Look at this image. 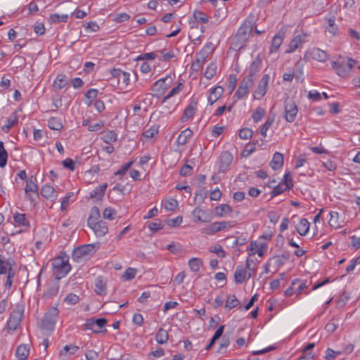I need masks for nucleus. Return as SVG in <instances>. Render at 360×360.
I'll return each mask as SVG.
<instances>
[{"mask_svg": "<svg viewBox=\"0 0 360 360\" xmlns=\"http://www.w3.org/2000/svg\"><path fill=\"white\" fill-rule=\"evenodd\" d=\"M252 27L253 25L250 20H245L231 39V49L238 51L244 47L248 41Z\"/></svg>", "mask_w": 360, "mask_h": 360, "instance_id": "nucleus-1", "label": "nucleus"}, {"mask_svg": "<svg viewBox=\"0 0 360 360\" xmlns=\"http://www.w3.org/2000/svg\"><path fill=\"white\" fill-rule=\"evenodd\" d=\"M52 266L56 279L65 277L71 269V266L69 264V255L65 252L61 253L53 259Z\"/></svg>", "mask_w": 360, "mask_h": 360, "instance_id": "nucleus-2", "label": "nucleus"}, {"mask_svg": "<svg viewBox=\"0 0 360 360\" xmlns=\"http://www.w3.org/2000/svg\"><path fill=\"white\" fill-rule=\"evenodd\" d=\"M58 310L56 307L51 308L44 316L41 320V328L46 330H53L58 315Z\"/></svg>", "mask_w": 360, "mask_h": 360, "instance_id": "nucleus-3", "label": "nucleus"}, {"mask_svg": "<svg viewBox=\"0 0 360 360\" xmlns=\"http://www.w3.org/2000/svg\"><path fill=\"white\" fill-rule=\"evenodd\" d=\"M234 226L233 221H216L207 226L202 230V233L207 235H213L217 232Z\"/></svg>", "mask_w": 360, "mask_h": 360, "instance_id": "nucleus-4", "label": "nucleus"}, {"mask_svg": "<svg viewBox=\"0 0 360 360\" xmlns=\"http://www.w3.org/2000/svg\"><path fill=\"white\" fill-rule=\"evenodd\" d=\"M23 316V310L20 306L11 313L9 319L7 322V327L8 330H15L20 325Z\"/></svg>", "mask_w": 360, "mask_h": 360, "instance_id": "nucleus-5", "label": "nucleus"}, {"mask_svg": "<svg viewBox=\"0 0 360 360\" xmlns=\"http://www.w3.org/2000/svg\"><path fill=\"white\" fill-rule=\"evenodd\" d=\"M94 250V245L87 244L75 248L72 252V258L75 262H79L85 256L91 255Z\"/></svg>", "mask_w": 360, "mask_h": 360, "instance_id": "nucleus-6", "label": "nucleus"}, {"mask_svg": "<svg viewBox=\"0 0 360 360\" xmlns=\"http://www.w3.org/2000/svg\"><path fill=\"white\" fill-rule=\"evenodd\" d=\"M269 81V75H264L253 94L254 99L260 100L264 96L267 91Z\"/></svg>", "mask_w": 360, "mask_h": 360, "instance_id": "nucleus-7", "label": "nucleus"}, {"mask_svg": "<svg viewBox=\"0 0 360 360\" xmlns=\"http://www.w3.org/2000/svg\"><path fill=\"white\" fill-rule=\"evenodd\" d=\"M253 84L254 81L252 79L244 77L240 82L234 96H236L238 99L245 98L248 94L249 89L253 86Z\"/></svg>", "mask_w": 360, "mask_h": 360, "instance_id": "nucleus-8", "label": "nucleus"}, {"mask_svg": "<svg viewBox=\"0 0 360 360\" xmlns=\"http://www.w3.org/2000/svg\"><path fill=\"white\" fill-rule=\"evenodd\" d=\"M192 216L194 218V221L209 222L212 219V214L210 211L207 210H202L199 207H195L192 212Z\"/></svg>", "mask_w": 360, "mask_h": 360, "instance_id": "nucleus-9", "label": "nucleus"}, {"mask_svg": "<svg viewBox=\"0 0 360 360\" xmlns=\"http://www.w3.org/2000/svg\"><path fill=\"white\" fill-rule=\"evenodd\" d=\"M297 107L292 100H287L285 103V118L287 122H292L297 115Z\"/></svg>", "mask_w": 360, "mask_h": 360, "instance_id": "nucleus-10", "label": "nucleus"}, {"mask_svg": "<svg viewBox=\"0 0 360 360\" xmlns=\"http://www.w3.org/2000/svg\"><path fill=\"white\" fill-rule=\"evenodd\" d=\"M305 57H309L313 60L321 63H324L328 59V55L327 53L316 47L307 50L305 53Z\"/></svg>", "mask_w": 360, "mask_h": 360, "instance_id": "nucleus-11", "label": "nucleus"}, {"mask_svg": "<svg viewBox=\"0 0 360 360\" xmlns=\"http://www.w3.org/2000/svg\"><path fill=\"white\" fill-rule=\"evenodd\" d=\"M197 105L198 99L195 98H192L190 103L184 111V114L181 117V120L183 122H185L194 116L196 112Z\"/></svg>", "mask_w": 360, "mask_h": 360, "instance_id": "nucleus-12", "label": "nucleus"}, {"mask_svg": "<svg viewBox=\"0 0 360 360\" xmlns=\"http://www.w3.org/2000/svg\"><path fill=\"white\" fill-rule=\"evenodd\" d=\"M233 160L232 155L228 152L224 151L220 155L219 171L224 172L230 166Z\"/></svg>", "mask_w": 360, "mask_h": 360, "instance_id": "nucleus-13", "label": "nucleus"}, {"mask_svg": "<svg viewBox=\"0 0 360 360\" xmlns=\"http://www.w3.org/2000/svg\"><path fill=\"white\" fill-rule=\"evenodd\" d=\"M36 181V177L34 176H31L29 181H27V184L25 188L26 195L30 200H33V198L32 195V194H34L35 195H38V187L37 185L35 184Z\"/></svg>", "mask_w": 360, "mask_h": 360, "instance_id": "nucleus-14", "label": "nucleus"}, {"mask_svg": "<svg viewBox=\"0 0 360 360\" xmlns=\"http://www.w3.org/2000/svg\"><path fill=\"white\" fill-rule=\"evenodd\" d=\"M89 226L94 230L97 236H103L108 231V224L102 220L95 222Z\"/></svg>", "mask_w": 360, "mask_h": 360, "instance_id": "nucleus-15", "label": "nucleus"}, {"mask_svg": "<svg viewBox=\"0 0 360 360\" xmlns=\"http://www.w3.org/2000/svg\"><path fill=\"white\" fill-rule=\"evenodd\" d=\"M251 277V274H248L246 269L238 266L234 273V281L236 283L240 284Z\"/></svg>", "mask_w": 360, "mask_h": 360, "instance_id": "nucleus-16", "label": "nucleus"}, {"mask_svg": "<svg viewBox=\"0 0 360 360\" xmlns=\"http://www.w3.org/2000/svg\"><path fill=\"white\" fill-rule=\"evenodd\" d=\"M306 34H298L295 36L290 42L288 49L286 53H292L299 48L304 41Z\"/></svg>", "mask_w": 360, "mask_h": 360, "instance_id": "nucleus-17", "label": "nucleus"}, {"mask_svg": "<svg viewBox=\"0 0 360 360\" xmlns=\"http://www.w3.org/2000/svg\"><path fill=\"white\" fill-rule=\"evenodd\" d=\"M285 34L279 32L272 39L271 45L270 46V53H276L283 42Z\"/></svg>", "mask_w": 360, "mask_h": 360, "instance_id": "nucleus-18", "label": "nucleus"}, {"mask_svg": "<svg viewBox=\"0 0 360 360\" xmlns=\"http://www.w3.org/2000/svg\"><path fill=\"white\" fill-rule=\"evenodd\" d=\"M331 65L336 73L342 77H346L349 73V68L345 66L344 62L333 61Z\"/></svg>", "mask_w": 360, "mask_h": 360, "instance_id": "nucleus-19", "label": "nucleus"}, {"mask_svg": "<svg viewBox=\"0 0 360 360\" xmlns=\"http://www.w3.org/2000/svg\"><path fill=\"white\" fill-rule=\"evenodd\" d=\"M172 80L173 78L170 75H167L165 78L160 79L155 82L154 86L156 87L158 91H165L169 87Z\"/></svg>", "mask_w": 360, "mask_h": 360, "instance_id": "nucleus-20", "label": "nucleus"}, {"mask_svg": "<svg viewBox=\"0 0 360 360\" xmlns=\"http://www.w3.org/2000/svg\"><path fill=\"white\" fill-rule=\"evenodd\" d=\"M224 89L221 86H215L210 90V94L208 97V102L210 105H212L223 94Z\"/></svg>", "mask_w": 360, "mask_h": 360, "instance_id": "nucleus-21", "label": "nucleus"}, {"mask_svg": "<svg viewBox=\"0 0 360 360\" xmlns=\"http://www.w3.org/2000/svg\"><path fill=\"white\" fill-rule=\"evenodd\" d=\"M262 66V62L259 59H256L250 65L249 74L245 77L248 79H252L255 81V77L257 72L260 70Z\"/></svg>", "mask_w": 360, "mask_h": 360, "instance_id": "nucleus-22", "label": "nucleus"}, {"mask_svg": "<svg viewBox=\"0 0 360 360\" xmlns=\"http://www.w3.org/2000/svg\"><path fill=\"white\" fill-rule=\"evenodd\" d=\"M231 207L228 204H221L214 209V213L217 217H223L232 212Z\"/></svg>", "mask_w": 360, "mask_h": 360, "instance_id": "nucleus-23", "label": "nucleus"}, {"mask_svg": "<svg viewBox=\"0 0 360 360\" xmlns=\"http://www.w3.org/2000/svg\"><path fill=\"white\" fill-rule=\"evenodd\" d=\"M95 292L98 295H103L106 292V282L102 276H98L95 281Z\"/></svg>", "mask_w": 360, "mask_h": 360, "instance_id": "nucleus-24", "label": "nucleus"}, {"mask_svg": "<svg viewBox=\"0 0 360 360\" xmlns=\"http://www.w3.org/2000/svg\"><path fill=\"white\" fill-rule=\"evenodd\" d=\"M270 165L274 170L281 168L283 165V155L278 152L275 153Z\"/></svg>", "mask_w": 360, "mask_h": 360, "instance_id": "nucleus-25", "label": "nucleus"}, {"mask_svg": "<svg viewBox=\"0 0 360 360\" xmlns=\"http://www.w3.org/2000/svg\"><path fill=\"white\" fill-rule=\"evenodd\" d=\"M15 262L13 259H7L0 255V275L6 274L9 266L13 267Z\"/></svg>", "mask_w": 360, "mask_h": 360, "instance_id": "nucleus-26", "label": "nucleus"}, {"mask_svg": "<svg viewBox=\"0 0 360 360\" xmlns=\"http://www.w3.org/2000/svg\"><path fill=\"white\" fill-rule=\"evenodd\" d=\"M193 131L190 129H186L182 131L176 139L179 145L186 144L188 140L192 137Z\"/></svg>", "mask_w": 360, "mask_h": 360, "instance_id": "nucleus-27", "label": "nucleus"}, {"mask_svg": "<svg viewBox=\"0 0 360 360\" xmlns=\"http://www.w3.org/2000/svg\"><path fill=\"white\" fill-rule=\"evenodd\" d=\"M41 195L46 199H56L57 195H55V190L52 186L44 185L41 189Z\"/></svg>", "mask_w": 360, "mask_h": 360, "instance_id": "nucleus-28", "label": "nucleus"}, {"mask_svg": "<svg viewBox=\"0 0 360 360\" xmlns=\"http://www.w3.org/2000/svg\"><path fill=\"white\" fill-rule=\"evenodd\" d=\"M30 354V347L27 345H20L17 347L16 356L19 360H25Z\"/></svg>", "mask_w": 360, "mask_h": 360, "instance_id": "nucleus-29", "label": "nucleus"}, {"mask_svg": "<svg viewBox=\"0 0 360 360\" xmlns=\"http://www.w3.org/2000/svg\"><path fill=\"white\" fill-rule=\"evenodd\" d=\"M68 83L66 75L63 74L58 75L53 82V88L59 90L65 87Z\"/></svg>", "mask_w": 360, "mask_h": 360, "instance_id": "nucleus-30", "label": "nucleus"}, {"mask_svg": "<svg viewBox=\"0 0 360 360\" xmlns=\"http://www.w3.org/2000/svg\"><path fill=\"white\" fill-rule=\"evenodd\" d=\"M101 217L98 207L94 206L90 210V214L87 220L88 226L94 224V223L98 221Z\"/></svg>", "mask_w": 360, "mask_h": 360, "instance_id": "nucleus-31", "label": "nucleus"}, {"mask_svg": "<svg viewBox=\"0 0 360 360\" xmlns=\"http://www.w3.org/2000/svg\"><path fill=\"white\" fill-rule=\"evenodd\" d=\"M107 184H103L102 185H100L97 186L95 189H94L90 193V198H96V199H101V198L104 195L105 191L107 188Z\"/></svg>", "mask_w": 360, "mask_h": 360, "instance_id": "nucleus-32", "label": "nucleus"}, {"mask_svg": "<svg viewBox=\"0 0 360 360\" xmlns=\"http://www.w3.org/2000/svg\"><path fill=\"white\" fill-rule=\"evenodd\" d=\"M79 349V347L73 345H65L62 350L59 352V356L61 358H66L68 354H74Z\"/></svg>", "mask_w": 360, "mask_h": 360, "instance_id": "nucleus-33", "label": "nucleus"}, {"mask_svg": "<svg viewBox=\"0 0 360 360\" xmlns=\"http://www.w3.org/2000/svg\"><path fill=\"white\" fill-rule=\"evenodd\" d=\"M309 229V223L306 219H301L297 226V231L301 236H305Z\"/></svg>", "mask_w": 360, "mask_h": 360, "instance_id": "nucleus-34", "label": "nucleus"}, {"mask_svg": "<svg viewBox=\"0 0 360 360\" xmlns=\"http://www.w3.org/2000/svg\"><path fill=\"white\" fill-rule=\"evenodd\" d=\"M101 139L105 143L110 144L117 140V135L114 131H108L103 134Z\"/></svg>", "mask_w": 360, "mask_h": 360, "instance_id": "nucleus-35", "label": "nucleus"}, {"mask_svg": "<svg viewBox=\"0 0 360 360\" xmlns=\"http://www.w3.org/2000/svg\"><path fill=\"white\" fill-rule=\"evenodd\" d=\"M202 265V261L199 258L193 257L188 261V266L193 272L199 271Z\"/></svg>", "mask_w": 360, "mask_h": 360, "instance_id": "nucleus-36", "label": "nucleus"}, {"mask_svg": "<svg viewBox=\"0 0 360 360\" xmlns=\"http://www.w3.org/2000/svg\"><path fill=\"white\" fill-rule=\"evenodd\" d=\"M169 335L166 330L160 328L156 334L155 340L159 344H164L167 342Z\"/></svg>", "mask_w": 360, "mask_h": 360, "instance_id": "nucleus-37", "label": "nucleus"}, {"mask_svg": "<svg viewBox=\"0 0 360 360\" xmlns=\"http://www.w3.org/2000/svg\"><path fill=\"white\" fill-rule=\"evenodd\" d=\"M8 153L4 146V143L0 141V167H4L7 164Z\"/></svg>", "mask_w": 360, "mask_h": 360, "instance_id": "nucleus-38", "label": "nucleus"}, {"mask_svg": "<svg viewBox=\"0 0 360 360\" xmlns=\"http://www.w3.org/2000/svg\"><path fill=\"white\" fill-rule=\"evenodd\" d=\"M48 126L53 130H60L63 124L60 118L52 117L48 120Z\"/></svg>", "mask_w": 360, "mask_h": 360, "instance_id": "nucleus-39", "label": "nucleus"}, {"mask_svg": "<svg viewBox=\"0 0 360 360\" xmlns=\"http://www.w3.org/2000/svg\"><path fill=\"white\" fill-rule=\"evenodd\" d=\"M59 290V285L57 283H53L50 285L48 290L44 292V297L46 298H51L57 295Z\"/></svg>", "mask_w": 360, "mask_h": 360, "instance_id": "nucleus-40", "label": "nucleus"}, {"mask_svg": "<svg viewBox=\"0 0 360 360\" xmlns=\"http://www.w3.org/2000/svg\"><path fill=\"white\" fill-rule=\"evenodd\" d=\"M291 187L292 185H290L288 183H286L284 186H281L280 184L276 186L271 193V198L281 194L284 191L288 190Z\"/></svg>", "mask_w": 360, "mask_h": 360, "instance_id": "nucleus-41", "label": "nucleus"}, {"mask_svg": "<svg viewBox=\"0 0 360 360\" xmlns=\"http://www.w3.org/2000/svg\"><path fill=\"white\" fill-rule=\"evenodd\" d=\"M217 64L214 63H211L208 65V66L206 68V70L205 72V77L207 79H212L217 72Z\"/></svg>", "mask_w": 360, "mask_h": 360, "instance_id": "nucleus-42", "label": "nucleus"}, {"mask_svg": "<svg viewBox=\"0 0 360 360\" xmlns=\"http://www.w3.org/2000/svg\"><path fill=\"white\" fill-rule=\"evenodd\" d=\"M290 258V253L285 252L282 254L281 255H276L274 257L271 259L275 260L276 265L278 267L283 266L285 264V262L288 260Z\"/></svg>", "mask_w": 360, "mask_h": 360, "instance_id": "nucleus-43", "label": "nucleus"}, {"mask_svg": "<svg viewBox=\"0 0 360 360\" xmlns=\"http://www.w3.org/2000/svg\"><path fill=\"white\" fill-rule=\"evenodd\" d=\"M68 19V15L62 14L59 15L58 13L51 14L49 17V20L51 23H57L60 22H65Z\"/></svg>", "mask_w": 360, "mask_h": 360, "instance_id": "nucleus-44", "label": "nucleus"}, {"mask_svg": "<svg viewBox=\"0 0 360 360\" xmlns=\"http://www.w3.org/2000/svg\"><path fill=\"white\" fill-rule=\"evenodd\" d=\"M330 218L328 221L329 225L335 229L339 228L340 226V224L338 220V213L337 212H330Z\"/></svg>", "mask_w": 360, "mask_h": 360, "instance_id": "nucleus-45", "label": "nucleus"}, {"mask_svg": "<svg viewBox=\"0 0 360 360\" xmlns=\"http://www.w3.org/2000/svg\"><path fill=\"white\" fill-rule=\"evenodd\" d=\"M240 302L236 298L235 295H229L228 299L226 300L225 307L229 309H231L234 307H236L239 304Z\"/></svg>", "mask_w": 360, "mask_h": 360, "instance_id": "nucleus-46", "label": "nucleus"}, {"mask_svg": "<svg viewBox=\"0 0 360 360\" xmlns=\"http://www.w3.org/2000/svg\"><path fill=\"white\" fill-rule=\"evenodd\" d=\"M195 20L200 23H207L208 22V16L200 11H195L193 13Z\"/></svg>", "mask_w": 360, "mask_h": 360, "instance_id": "nucleus-47", "label": "nucleus"}, {"mask_svg": "<svg viewBox=\"0 0 360 360\" xmlns=\"http://www.w3.org/2000/svg\"><path fill=\"white\" fill-rule=\"evenodd\" d=\"M265 115V110L261 107H258L252 113V117L255 122L262 120Z\"/></svg>", "mask_w": 360, "mask_h": 360, "instance_id": "nucleus-48", "label": "nucleus"}, {"mask_svg": "<svg viewBox=\"0 0 360 360\" xmlns=\"http://www.w3.org/2000/svg\"><path fill=\"white\" fill-rule=\"evenodd\" d=\"M14 221L16 224H18L20 226H28L29 222L26 219L25 214L17 213L13 216Z\"/></svg>", "mask_w": 360, "mask_h": 360, "instance_id": "nucleus-49", "label": "nucleus"}, {"mask_svg": "<svg viewBox=\"0 0 360 360\" xmlns=\"http://www.w3.org/2000/svg\"><path fill=\"white\" fill-rule=\"evenodd\" d=\"M6 273L8 274V275L5 283V287L6 288H10L12 286L13 278L15 276V271L13 267L9 266V269Z\"/></svg>", "mask_w": 360, "mask_h": 360, "instance_id": "nucleus-50", "label": "nucleus"}, {"mask_svg": "<svg viewBox=\"0 0 360 360\" xmlns=\"http://www.w3.org/2000/svg\"><path fill=\"white\" fill-rule=\"evenodd\" d=\"M117 212L115 210L110 207H106L103 212V218L108 220H113Z\"/></svg>", "mask_w": 360, "mask_h": 360, "instance_id": "nucleus-51", "label": "nucleus"}, {"mask_svg": "<svg viewBox=\"0 0 360 360\" xmlns=\"http://www.w3.org/2000/svg\"><path fill=\"white\" fill-rule=\"evenodd\" d=\"M136 273L137 270L136 269L129 267L123 274L122 278L125 281H130L136 276Z\"/></svg>", "mask_w": 360, "mask_h": 360, "instance_id": "nucleus-52", "label": "nucleus"}, {"mask_svg": "<svg viewBox=\"0 0 360 360\" xmlns=\"http://www.w3.org/2000/svg\"><path fill=\"white\" fill-rule=\"evenodd\" d=\"M273 122H274V118L269 117L266 119V122L262 125L261 130H260V134L262 136H264V137L266 136V131L270 128V127L271 126Z\"/></svg>", "mask_w": 360, "mask_h": 360, "instance_id": "nucleus-53", "label": "nucleus"}, {"mask_svg": "<svg viewBox=\"0 0 360 360\" xmlns=\"http://www.w3.org/2000/svg\"><path fill=\"white\" fill-rule=\"evenodd\" d=\"M205 61L200 59L197 56L194 62L191 64V70L195 72H198L201 70L205 64Z\"/></svg>", "mask_w": 360, "mask_h": 360, "instance_id": "nucleus-54", "label": "nucleus"}, {"mask_svg": "<svg viewBox=\"0 0 360 360\" xmlns=\"http://www.w3.org/2000/svg\"><path fill=\"white\" fill-rule=\"evenodd\" d=\"M178 206V202L176 200L173 198H169L165 201V208L169 211L174 210Z\"/></svg>", "mask_w": 360, "mask_h": 360, "instance_id": "nucleus-55", "label": "nucleus"}, {"mask_svg": "<svg viewBox=\"0 0 360 360\" xmlns=\"http://www.w3.org/2000/svg\"><path fill=\"white\" fill-rule=\"evenodd\" d=\"M98 94V89H90L87 91L85 94V97L89 100L87 103L89 105L97 97Z\"/></svg>", "mask_w": 360, "mask_h": 360, "instance_id": "nucleus-56", "label": "nucleus"}, {"mask_svg": "<svg viewBox=\"0 0 360 360\" xmlns=\"http://www.w3.org/2000/svg\"><path fill=\"white\" fill-rule=\"evenodd\" d=\"M79 300V296L73 293L68 294L64 299V302L70 305L77 304Z\"/></svg>", "mask_w": 360, "mask_h": 360, "instance_id": "nucleus-57", "label": "nucleus"}, {"mask_svg": "<svg viewBox=\"0 0 360 360\" xmlns=\"http://www.w3.org/2000/svg\"><path fill=\"white\" fill-rule=\"evenodd\" d=\"M158 133V127L152 126L150 128L146 129L143 133V135L146 138H153L155 134Z\"/></svg>", "mask_w": 360, "mask_h": 360, "instance_id": "nucleus-58", "label": "nucleus"}, {"mask_svg": "<svg viewBox=\"0 0 360 360\" xmlns=\"http://www.w3.org/2000/svg\"><path fill=\"white\" fill-rule=\"evenodd\" d=\"M340 354L341 352L340 351H335L330 348H328L326 351L325 359L326 360H334Z\"/></svg>", "mask_w": 360, "mask_h": 360, "instance_id": "nucleus-59", "label": "nucleus"}, {"mask_svg": "<svg viewBox=\"0 0 360 360\" xmlns=\"http://www.w3.org/2000/svg\"><path fill=\"white\" fill-rule=\"evenodd\" d=\"M252 131L249 128H243L239 131V137L241 139H248L252 136Z\"/></svg>", "mask_w": 360, "mask_h": 360, "instance_id": "nucleus-60", "label": "nucleus"}, {"mask_svg": "<svg viewBox=\"0 0 360 360\" xmlns=\"http://www.w3.org/2000/svg\"><path fill=\"white\" fill-rule=\"evenodd\" d=\"M210 252L217 254L219 257L224 258L226 252L220 245H216L210 248Z\"/></svg>", "mask_w": 360, "mask_h": 360, "instance_id": "nucleus-61", "label": "nucleus"}, {"mask_svg": "<svg viewBox=\"0 0 360 360\" xmlns=\"http://www.w3.org/2000/svg\"><path fill=\"white\" fill-rule=\"evenodd\" d=\"M349 296L346 293H342L340 297L337 300V306L338 307H343L348 302Z\"/></svg>", "mask_w": 360, "mask_h": 360, "instance_id": "nucleus-62", "label": "nucleus"}, {"mask_svg": "<svg viewBox=\"0 0 360 360\" xmlns=\"http://www.w3.org/2000/svg\"><path fill=\"white\" fill-rule=\"evenodd\" d=\"M132 164H133L132 161H130V162H128L124 164L122 166V167L120 168V169L117 170L115 173V175H120V176L124 175L127 172V171L131 167Z\"/></svg>", "mask_w": 360, "mask_h": 360, "instance_id": "nucleus-63", "label": "nucleus"}, {"mask_svg": "<svg viewBox=\"0 0 360 360\" xmlns=\"http://www.w3.org/2000/svg\"><path fill=\"white\" fill-rule=\"evenodd\" d=\"M129 18L130 15L129 14H127V13H122L117 14L116 16L115 17L114 20L116 22H123L128 20Z\"/></svg>", "mask_w": 360, "mask_h": 360, "instance_id": "nucleus-64", "label": "nucleus"}]
</instances>
